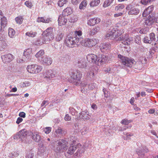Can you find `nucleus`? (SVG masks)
<instances>
[{"label": "nucleus", "instance_id": "1", "mask_svg": "<svg viewBox=\"0 0 158 158\" xmlns=\"http://www.w3.org/2000/svg\"><path fill=\"white\" fill-rule=\"evenodd\" d=\"M118 57L121 60L122 68L126 67H131L133 66L135 68L140 70L143 67V64L140 62L136 63L133 59H130L121 55H118Z\"/></svg>", "mask_w": 158, "mask_h": 158}, {"label": "nucleus", "instance_id": "2", "mask_svg": "<svg viewBox=\"0 0 158 158\" xmlns=\"http://www.w3.org/2000/svg\"><path fill=\"white\" fill-rule=\"evenodd\" d=\"M83 41L82 38H77L74 35H68L65 40V45L69 48H73L76 46H79Z\"/></svg>", "mask_w": 158, "mask_h": 158}, {"label": "nucleus", "instance_id": "3", "mask_svg": "<svg viewBox=\"0 0 158 158\" xmlns=\"http://www.w3.org/2000/svg\"><path fill=\"white\" fill-rule=\"evenodd\" d=\"M87 59L90 63H95L98 66H100L103 64L107 61V58L104 55L101 58L94 54H89L87 55Z\"/></svg>", "mask_w": 158, "mask_h": 158}, {"label": "nucleus", "instance_id": "4", "mask_svg": "<svg viewBox=\"0 0 158 158\" xmlns=\"http://www.w3.org/2000/svg\"><path fill=\"white\" fill-rule=\"evenodd\" d=\"M81 77V72L77 70L75 72L72 73L69 79V81L74 85H77L80 84V81Z\"/></svg>", "mask_w": 158, "mask_h": 158}, {"label": "nucleus", "instance_id": "5", "mask_svg": "<svg viewBox=\"0 0 158 158\" xmlns=\"http://www.w3.org/2000/svg\"><path fill=\"white\" fill-rule=\"evenodd\" d=\"M68 143V142L64 139L59 141L54 147V151L56 153H59L63 152L64 150H66L67 149Z\"/></svg>", "mask_w": 158, "mask_h": 158}, {"label": "nucleus", "instance_id": "6", "mask_svg": "<svg viewBox=\"0 0 158 158\" xmlns=\"http://www.w3.org/2000/svg\"><path fill=\"white\" fill-rule=\"evenodd\" d=\"M42 35L44 37L45 40H47L48 42L52 40L54 38L52 28L51 27L48 28L44 31Z\"/></svg>", "mask_w": 158, "mask_h": 158}, {"label": "nucleus", "instance_id": "7", "mask_svg": "<svg viewBox=\"0 0 158 158\" xmlns=\"http://www.w3.org/2000/svg\"><path fill=\"white\" fill-rule=\"evenodd\" d=\"M98 41V40L96 39H89L88 38L85 39L84 42H83L82 41L80 44L85 47H91L95 45Z\"/></svg>", "mask_w": 158, "mask_h": 158}, {"label": "nucleus", "instance_id": "8", "mask_svg": "<svg viewBox=\"0 0 158 158\" xmlns=\"http://www.w3.org/2000/svg\"><path fill=\"white\" fill-rule=\"evenodd\" d=\"M27 69L30 73H37L40 72L42 67L39 65L32 64L27 66Z\"/></svg>", "mask_w": 158, "mask_h": 158}, {"label": "nucleus", "instance_id": "9", "mask_svg": "<svg viewBox=\"0 0 158 158\" xmlns=\"http://www.w3.org/2000/svg\"><path fill=\"white\" fill-rule=\"evenodd\" d=\"M56 74L55 72L52 70H50L44 72L43 74V77L45 78L50 80L56 77Z\"/></svg>", "mask_w": 158, "mask_h": 158}, {"label": "nucleus", "instance_id": "10", "mask_svg": "<svg viewBox=\"0 0 158 158\" xmlns=\"http://www.w3.org/2000/svg\"><path fill=\"white\" fill-rule=\"evenodd\" d=\"M73 143L71 144L69 148L67 151V153L70 155H72L75 152L76 149H78V152H79L80 147H81V145L80 143L77 144L76 145H73Z\"/></svg>", "mask_w": 158, "mask_h": 158}, {"label": "nucleus", "instance_id": "11", "mask_svg": "<svg viewBox=\"0 0 158 158\" xmlns=\"http://www.w3.org/2000/svg\"><path fill=\"white\" fill-rule=\"evenodd\" d=\"M112 34L113 38L117 39L119 37V36H120L123 33L122 31L118 29L117 27L113 28L112 29Z\"/></svg>", "mask_w": 158, "mask_h": 158}, {"label": "nucleus", "instance_id": "12", "mask_svg": "<svg viewBox=\"0 0 158 158\" xmlns=\"http://www.w3.org/2000/svg\"><path fill=\"white\" fill-rule=\"evenodd\" d=\"M40 59H39V61L43 64L49 65L52 63V61L51 58L47 56L44 55Z\"/></svg>", "mask_w": 158, "mask_h": 158}, {"label": "nucleus", "instance_id": "13", "mask_svg": "<svg viewBox=\"0 0 158 158\" xmlns=\"http://www.w3.org/2000/svg\"><path fill=\"white\" fill-rule=\"evenodd\" d=\"M155 35L154 33H151L149 35V37L146 36L144 38L143 41L145 43L151 44L152 42L155 41Z\"/></svg>", "mask_w": 158, "mask_h": 158}, {"label": "nucleus", "instance_id": "14", "mask_svg": "<svg viewBox=\"0 0 158 158\" xmlns=\"http://www.w3.org/2000/svg\"><path fill=\"white\" fill-rule=\"evenodd\" d=\"M3 62L7 63L11 61L14 59L13 56L11 54H8L1 56Z\"/></svg>", "mask_w": 158, "mask_h": 158}, {"label": "nucleus", "instance_id": "15", "mask_svg": "<svg viewBox=\"0 0 158 158\" xmlns=\"http://www.w3.org/2000/svg\"><path fill=\"white\" fill-rule=\"evenodd\" d=\"M75 64L79 68L85 69L86 67L87 63L84 59H82L77 60Z\"/></svg>", "mask_w": 158, "mask_h": 158}, {"label": "nucleus", "instance_id": "16", "mask_svg": "<svg viewBox=\"0 0 158 158\" xmlns=\"http://www.w3.org/2000/svg\"><path fill=\"white\" fill-rule=\"evenodd\" d=\"M154 6L153 5H151L146 9L142 14V15L143 17H146L148 15H152V12L154 10Z\"/></svg>", "mask_w": 158, "mask_h": 158}, {"label": "nucleus", "instance_id": "17", "mask_svg": "<svg viewBox=\"0 0 158 158\" xmlns=\"http://www.w3.org/2000/svg\"><path fill=\"white\" fill-rule=\"evenodd\" d=\"M31 49L28 48L26 49L24 52L23 56L24 57V58H25L26 60L29 61L31 59Z\"/></svg>", "mask_w": 158, "mask_h": 158}, {"label": "nucleus", "instance_id": "18", "mask_svg": "<svg viewBox=\"0 0 158 158\" xmlns=\"http://www.w3.org/2000/svg\"><path fill=\"white\" fill-rule=\"evenodd\" d=\"M148 148L146 147L140 148L137 149L136 150V152L139 156L140 157L143 156L144 155L145 153L148 152Z\"/></svg>", "mask_w": 158, "mask_h": 158}, {"label": "nucleus", "instance_id": "19", "mask_svg": "<svg viewBox=\"0 0 158 158\" xmlns=\"http://www.w3.org/2000/svg\"><path fill=\"white\" fill-rule=\"evenodd\" d=\"M66 16L63 15V14L59 15L58 20V23L60 26L65 24L67 21L66 18H65Z\"/></svg>", "mask_w": 158, "mask_h": 158}, {"label": "nucleus", "instance_id": "20", "mask_svg": "<svg viewBox=\"0 0 158 158\" xmlns=\"http://www.w3.org/2000/svg\"><path fill=\"white\" fill-rule=\"evenodd\" d=\"M80 116L79 117L80 118H82L84 120H88L90 119L91 116L89 114V113L88 111H85L81 112L80 113Z\"/></svg>", "mask_w": 158, "mask_h": 158}, {"label": "nucleus", "instance_id": "21", "mask_svg": "<svg viewBox=\"0 0 158 158\" xmlns=\"http://www.w3.org/2000/svg\"><path fill=\"white\" fill-rule=\"evenodd\" d=\"M31 135L32 139L35 142H39L41 139V136L37 132H32Z\"/></svg>", "mask_w": 158, "mask_h": 158}, {"label": "nucleus", "instance_id": "22", "mask_svg": "<svg viewBox=\"0 0 158 158\" xmlns=\"http://www.w3.org/2000/svg\"><path fill=\"white\" fill-rule=\"evenodd\" d=\"M101 21L100 19L97 18L90 19L88 21L87 24L90 26H94L96 24H98Z\"/></svg>", "mask_w": 158, "mask_h": 158}, {"label": "nucleus", "instance_id": "23", "mask_svg": "<svg viewBox=\"0 0 158 158\" xmlns=\"http://www.w3.org/2000/svg\"><path fill=\"white\" fill-rule=\"evenodd\" d=\"M110 45L108 43H103L101 46L100 49L102 52H105L110 48Z\"/></svg>", "mask_w": 158, "mask_h": 158}, {"label": "nucleus", "instance_id": "24", "mask_svg": "<svg viewBox=\"0 0 158 158\" xmlns=\"http://www.w3.org/2000/svg\"><path fill=\"white\" fill-rule=\"evenodd\" d=\"M100 30V28L99 27H95L92 29H90L88 32L90 35H93L98 32Z\"/></svg>", "mask_w": 158, "mask_h": 158}, {"label": "nucleus", "instance_id": "25", "mask_svg": "<svg viewBox=\"0 0 158 158\" xmlns=\"http://www.w3.org/2000/svg\"><path fill=\"white\" fill-rule=\"evenodd\" d=\"M48 42L47 40H45L44 37L43 36L40 38L38 39L35 43V45H42L43 44L47 43Z\"/></svg>", "mask_w": 158, "mask_h": 158}, {"label": "nucleus", "instance_id": "26", "mask_svg": "<svg viewBox=\"0 0 158 158\" xmlns=\"http://www.w3.org/2000/svg\"><path fill=\"white\" fill-rule=\"evenodd\" d=\"M140 12V10L136 8H132L130 9L128 12V14L131 15H137Z\"/></svg>", "mask_w": 158, "mask_h": 158}, {"label": "nucleus", "instance_id": "27", "mask_svg": "<svg viewBox=\"0 0 158 158\" xmlns=\"http://www.w3.org/2000/svg\"><path fill=\"white\" fill-rule=\"evenodd\" d=\"M81 85V91L82 93H85L87 92V91L89 90L88 84L85 82L82 83Z\"/></svg>", "mask_w": 158, "mask_h": 158}, {"label": "nucleus", "instance_id": "28", "mask_svg": "<svg viewBox=\"0 0 158 158\" xmlns=\"http://www.w3.org/2000/svg\"><path fill=\"white\" fill-rule=\"evenodd\" d=\"M144 23L145 24L148 26H151L153 24V19L152 18L151 15L145 20Z\"/></svg>", "mask_w": 158, "mask_h": 158}, {"label": "nucleus", "instance_id": "29", "mask_svg": "<svg viewBox=\"0 0 158 158\" xmlns=\"http://www.w3.org/2000/svg\"><path fill=\"white\" fill-rule=\"evenodd\" d=\"M0 23L1 29L4 28L7 23V19L6 17H3L1 18Z\"/></svg>", "mask_w": 158, "mask_h": 158}, {"label": "nucleus", "instance_id": "30", "mask_svg": "<svg viewBox=\"0 0 158 158\" xmlns=\"http://www.w3.org/2000/svg\"><path fill=\"white\" fill-rule=\"evenodd\" d=\"M19 132L20 135V139H24L28 134L27 131L26 129L22 130Z\"/></svg>", "mask_w": 158, "mask_h": 158}, {"label": "nucleus", "instance_id": "31", "mask_svg": "<svg viewBox=\"0 0 158 158\" xmlns=\"http://www.w3.org/2000/svg\"><path fill=\"white\" fill-rule=\"evenodd\" d=\"M55 132L58 136L63 135H64L66 133L65 131L63 130L60 127H59L56 130Z\"/></svg>", "mask_w": 158, "mask_h": 158}, {"label": "nucleus", "instance_id": "32", "mask_svg": "<svg viewBox=\"0 0 158 158\" xmlns=\"http://www.w3.org/2000/svg\"><path fill=\"white\" fill-rule=\"evenodd\" d=\"M72 12L71 8L70 7H67L63 10L62 14L65 16H68L69 15H70Z\"/></svg>", "mask_w": 158, "mask_h": 158}, {"label": "nucleus", "instance_id": "33", "mask_svg": "<svg viewBox=\"0 0 158 158\" xmlns=\"http://www.w3.org/2000/svg\"><path fill=\"white\" fill-rule=\"evenodd\" d=\"M128 37H129V35L128 34H125L119 37L116 40V41H122V42L123 44V42L124 43V41H125Z\"/></svg>", "mask_w": 158, "mask_h": 158}, {"label": "nucleus", "instance_id": "34", "mask_svg": "<svg viewBox=\"0 0 158 158\" xmlns=\"http://www.w3.org/2000/svg\"><path fill=\"white\" fill-rule=\"evenodd\" d=\"M44 54V50H41L39 51L35 55V57L38 58L39 60L41 58H42L43 56V55Z\"/></svg>", "mask_w": 158, "mask_h": 158}, {"label": "nucleus", "instance_id": "35", "mask_svg": "<svg viewBox=\"0 0 158 158\" xmlns=\"http://www.w3.org/2000/svg\"><path fill=\"white\" fill-rule=\"evenodd\" d=\"M64 35V34L62 32H59L56 37V40L58 41H60L63 38Z\"/></svg>", "mask_w": 158, "mask_h": 158}, {"label": "nucleus", "instance_id": "36", "mask_svg": "<svg viewBox=\"0 0 158 158\" xmlns=\"http://www.w3.org/2000/svg\"><path fill=\"white\" fill-rule=\"evenodd\" d=\"M100 2V0H92L90 3L91 6H98Z\"/></svg>", "mask_w": 158, "mask_h": 158}, {"label": "nucleus", "instance_id": "37", "mask_svg": "<svg viewBox=\"0 0 158 158\" xmlns=\"http://www.w3.org/2000/svg\"><path fill=\"white\" fill-rule=\"evenodd\" d=\"M7 44L5 41H2L0 42V51H2L5 49L6 46Z\"/></svg>", "mask_w": 158, "mask_h": 158}, {"label": "nucleus", "instance_id": "38", "mask_svg": "<svg viewBox=\"0 0 158 158\" xmlns=\"http://www.w3.org/2000/svg\"><path fill=\"white\" fill-rule=\"evenodd\" d=\"M68 2L67 0H60L58 2V5L60 7H62Z\"/></svg>", "mask_w": 158, "mask_h": 158}, {"label": "nucleus", "instance_id": "39", "mask_svg": "<svg viewBox=\"0 0 158 158\" xmlns=\"http://www.w3.org/2000/svg\"><path fill=\"white\" fill-rule=\"evenodd\" d=\"M37 34L36 32L30 31V32H27L26 33V35L28 36L29 37H34Z\"/></svg>", "mask_w": 158, "mask_h": 158}, {"label": "nucleus", "instance_id": "40", "mask_svg": "<svg viewBox=\"0 0 158 158\" xmlns=\"http://www.w3.org/2000/svg\"><path fill=\"white\" fill-rule=\"evenodd\" d=\"M15 32L13 29L12 28H9L8 30V35L11 38L13 37L15 34Z\"/></svg>", "mask_w": 158, "mask_h": 158}, {"label": "nucleus", "instance_id": "41", "mask_svg": "<svg viewBox=\"0 0 158 158\" xmlns=\"http://www.w3.org/2000/svg\"><path fill=\"white\" fill-rule=\"evenodd\" d=\"M87 3L85 1H82L79 5V8L80 9H84L86 6Z\"/></svg>", "mask_w": 158, "mask_h": 158}, {"label": "nucleus", "instance_id": "42", "mask_svg": "<svg viewBox=\"0 0 158 158\" xmlns=\"http://www.w3.org/2000/svg\"><path fill=\"white\" fill-rule=\"evenodd\" d=\"M114 0H106L103 6L104 7H107L110 5Z\"/></svg>", "mask_w": 158, "mask_h": 158}, {"label": "nucleus", "instance_id": "43", "mask_svg": "<svg viewBox=\"0 0 158 158\" xmlns=\"http://www.w3.org/2000/svg\"><path fill=\"white\" fill-rule=\"evenodd\" d=\"M127 38L126 41H124V43L123 42V44L124 45H128L133 41V39L132 38H129L128 37Z\"/></svg>", "mask_w": 158, "mask_h": 158}, {"label": "nucleus", "instance_id": "44", "mask_svg": "<svg viewBox=\"0 0 158 158\" xmlns=\"http://www.w3.org/2000/svg\"><path fill=\"white\" fill-rule=\"evenodd\" d=\"M125 7V6L123 4H118V6H115V10L116 11H120L122 9H123Z\"/></svg>", "mask_w": 158, "mask_h": 158}, {"label": "nucleus", "instance_id": "45", "mask_svg": "<svg viewBox=\"0 0 158 158\" xmlns=\"http://www.w3.org/2000/svg\"><path fill=\"white\" fill-rule=\"evenodd\" d=\"M135 41L138 44H140L141 42V38L139 36H136L135 38Z\"/></svg>", "mask_w": 158, "mask_h": 158}, {"label": "nucleus", "instance_id": "46", "mask_svg": "<svg viewBox=\"0 0 158 158\" xmlns=\"http://www.w3.org/2000/svg\"><path fill=\"white\" fill-rule=\"evenodd\" d=\"M82 32L81 31H76L75 32V35H73L76 36L77 38H81V36Z\"/></svg>", "mask_w": 158, "mask_h": 158}, {"label": "nucleus", "instance_id": "47", "mask_svg": "<svg viewBox=\"0 0 158 158\" xmlns=\"http://www.w3.org/2000/svg\"><path fill=\"white\" fill-rule=\"evenodd\" d=\"M152 0H141V3L144 5H147L149 3H151L152 2Z\"/></svg>", "mask_w": 158, "mask_h": 158}, {"label": "nucleus", "instance_id": "48", "mask_svg": "<svg viewBox=\"0 0 158 158\" xmlns=\"http://www.w3.org/2000/svg\"><path fill=\"white\" fill-rule=\"evenodd\" d=\"M70 112L73 115H75L77 113V111L73 107H70L69 108Z\"/></svg>", "mask_w": 158, "mask_h": 158}, {"label": "nucleus", "instance_id": "49", "mask_svg": "<svg viewBox=\"0 0 158 158\" xmlns=\"http://www.w3.org/2000/svg\"><path fill=\"white\" fill-rule=\"evenodd\" d=\"M15 19L17 23L19 24H21L23 21V18L21 16L17 17Z\"/></svg>", "mask_w": 158, "mask_h": 158}, {"label": "nucleus", "instance_id": "50", "mask_svg": "<svg viewBox=\"0 0 158 158\" xmlns=\"http://www.w3.org/2000/svg\"><path fill=\"white\" fill-rule=\"evenodd\" d=\"M69 142L71 144V145L72 144V143H74L76 142V139H75L74 136H72L71 137H70L69 138Z\"/></svg>", "mask_w": 158, "mask_h": 158}, {"label": "nucleus", "instance_id": "51", "mask_svg": "<svg viewBox=\"0 0 158 158\" xmlns=\"http://www.w3.org/2000/svg\"><path fill=\"white\" fill-rule=\"evenodd\" d=\"M87 127H84L80 131V132L82 135H84L87 133Z\"/></svg>", "mask_w": 158, "mask_h": 158}, {"label": "nucleus", "instance_id": "52", "mask_svg": "<svg viewBox=\"0 0 158 158\" xmlns=\"http://www.w3.org/2000/svg\"><path fill=\"white\" fill-rule=\"evenodd\" d=\"M34 154L31 152H30L27 154L26 156V158H34Z\"/></svg>", "mask_w": 158, "mask_h": 158}, {"label": "nucleus", "instance_id": "53", "mask_svg": "<svg viewBox=\"0 0 158 158\" xmlns=\"http://www.w3.org/2000/svg\"><path fill=\"white\" fill-rule=\"evenodd\" d=\"M51 127H46L44 130V132L46 134H48L50 133L51 131Z\"/></svg>", "mask_w": 158, "mask_h": 158}, {"label": "nucleus", "instance_id": "54", "mask_svg": "<svg viewBox=\"0 0 158 158\" xmlns=\"http://www.w3.org/2000/svg\"><path fill=\"white\" fill-rule=\"evenodd\" d=\"M112 29L111 31L109 32V33H107L106 36V38L107 39H108L109 38L111 39L113 38V36H112Z\"/></svg>", "mask_w": 158, "mask_h": 158}, {"label": "nucleus", "instance_id": "55", "mask_svg": "<svg viewBox=\"0 0 158 158\" xmlns=\"http://www.w3.org/2000/svg\"><path fill=\"white\" fill-rule=\"evenodd\" d=\"M2 29L1 28L0 31V41H2L4 37V32L3 31H2Z\"/></svg>", "mask_w": 158, "mask_h": 158}, {"label": "nucleus", "instance_id": "56", "mask_svg": "<svg viewBox=\"0 0 158 158\" xmlns=\"http://www.w3.org/2000/svg\"><path fill=\"white\" fill-rule=\"evenodd\" d=\"M130 122V121L127 119H124L122 120L121 123L122 124L126 125H128Z\"/></svg>", "mask_w": 158, "mask_h": 158}, {"label": "nucleus", "instance_id": "57", "mask_svg": "<svg viewBox=\"0 0 158 158\" xmlns=\"http://www.w3.org/2000/svg\"><path fill=\"white\" fill-rule=\"evenodd\" d=\"M45 19L43 17H39L37 19V22H42L44 23Z\"/></svg>", "mask_w": 158, "mask_h": 158}, {"label": "nucleus", "instance_id": "58", "mask_svg": "<svg viewBox=\"0 0 158 158\" xmlns=\"http://www.w3.org/2000/svg\"><path fill=\"white\" fill-rule=\"evenodd\" d=\"M49 104V102L48 101H43L41 105V107L44 106L45 107L46 106Z\"/></svg>", "mask_w": 158, "mask_h": 158}, {"label": "nucleus", "instance_id": "59", "mask_svg": "<svg viewBox=\"0 0 158 158\" xmlns=\"http://www.w3.org/2000/svg\"><path fill=\"white\" fill-rule=\"evenodd\" d=\"M151 16L152 18L153 19V23H158V17L153 16L152 15Z\"/></svg>", "mask_w": 158, "mask_h": 158}, {"label": "nucleus", "instance_id": "60", "mask_svg": "<svg viewBox=\"0 0 158 158\" xmlns=\"http://www.w3.org/2000/svg\"><path fill=\"white\" fill-rule=\"evenodd\" d=\"M89 89H92L95 88L94 84L91 83L88 84Z\"/></svg>", "mask_w": 158, "mask_h": 158}, {"label": "nucleus", "instance_id": "61", "mask_svg": "<svg viewBox=\"0 0 158 158\" xmlns=\"http://www.w3.org/2000/svg\"><path fill=\"white\" fill-rule=\"evenodd\" d=\"M25 5L29 8H31L32 7L31 3L29 1H27L25 3Z\"/></svg>", "mask_w": 158, "mask_h": 158}, {"label": "nucleus", "instance_id": "62", "mask_svg": "<svg viewBox=\"0 0 158 158\" xmlns=\"http://www.w3.org/2000/svg\"><path fill=\"white\" fill-rule=\"evenodd\" d=\"M71 116H69L68 114H67L65 116L64 119L65 120L69 121L71 120Z\"/></svg>", "mask_w": 158, "mask_h": 158}, {"label": "nucleus", "instance_id": "63", "mask_svg": "<svg viewBox=\"0 0 158 158\" xmlns=\"http://www.w3.org/2000/svg\"><path fill=\"white\" fill-rule=\"evenodd\" d=\"M81 0H72V2L74 5H77L78 4Z\"/></svg>", "mask_w": 158, "mask_h": 158}, {"label": "nucleus", "instance_id": "64", "mask_svg": "<svg viewBox=\"0 0 158 158\" xmlns=\"http://www.w3.org/2000/svg\"><path fill=\"white\" fill-rule=\"evenodd\" d=\"M20 135L18 132L16 134L14 135L13 138L14 139H17L19 138L20 139Z\"/></svg>", "mask_w": 158, "mask_h": 158}]
</instances>
